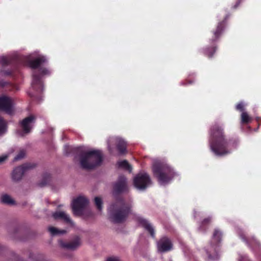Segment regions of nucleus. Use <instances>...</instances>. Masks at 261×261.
<instances>
[{
	"label": "nucleus",
	"mask_w": 261,
	"mask_h": 261,
	"mask_svg": "<svg viewBox=\"0 0 261 261\" xmlns=\"http://www.w3.org/2000/svg\"><path fill=\"white\" fill-rule=\"evenodd\" d=\"M47 61L46 58L42 55H39L35 59L31 60L29 62V65L32 69H37L43 63H46Z\"/></svg>",
	"instance_id": "obj_17"
},
{
	"label": "nucleus",
	"mask_w": 261,
	"mask_h": 261,
	"mask_svg": "<svg viewBox=\"0 0 261 261\" xmlns=\"http://www.w3.org/2000/svg\"><path fill=\"white\" fill-rule=\"evenodd\" d=\"M7 122L3 118L0 117V136L5 134L7 132Z\"/></svg>",
	"instance_id": "obj_22"
},
{
	"label": "nucleus",
	"mask_w": 261,
	"mask_h": 261,
	"mask_svg": "<svg viewBox=\"0 0 261 261\" xmlns=\"http://www.w3.org/2000/svg\"><path fill=\"white\" fill-rule=\"evenodd\" d=\"M251 118L249 116L246 112H243L241 114V122L242 123H247L250 121Z\"/></svg>",
	"instance_id": "obj_25"
},
{
	"label": "nucleus",
	"mask_w": 261,
	"mask_h": 261,
	"mask_svg": "<svg viewBox=\"0 0 261 261\" xmlns=\"http://www.w3.org/2000/svg\"><path fill=\"white\" fill-rule=\"evenodd\" d=\"M236 109L237 110L244 112V104L243 102H240L236 106Z\"/></svg>",
	"instance_id": "obj_32"
},
{
	"label": "nucleus",
	"mask_w": 261,
	"mask_h": 261,
	"mask_svg": "<svg viewBox=\"0 0 261 261\" xmlns=\"http://www.w3.org/2000/svg\"><path fill=\"white\" fill-rule=\"evenodd\" d=\"M253 240L254 241V243L255 245H256L258 247H260V244L259 242L255 238H253Z\"/></svg>",
	"instance_id": "obj_36"
},
{
	"label": "nucleus",
	"mask_w": 261,
	"mask_h": 261,
	"mask_svg": "<svg viewBox=\"0 0 261 261\" xmlns=\"http://www.w3.org/2000/svg\"><path fill=\"white\" fill-rule=\"evenodd\" d=\"M224 21L220 22L218 23L216 31L214 32V37L212 39V41H216L221 35L224 30Z\"/></svg>",
	"instance_id": "obj_19"
},
{
	"label": "nucleus",
	"mask_w": 261,
	"mask_h": 261,
	"mask_svg": "<svg viewBox=\"0 0 261 261\" xmlns=\"http://www.w3.org/2000/svg\"><path fill=\"white\" fill-rule=\"evenodd\" d=\"M210 48H207L205 50L204 53L206 56H207L210 58H211L212 57L213 54L215 52L216 49L215 48H211V50H212V51H210Z\"/></svg>",
	"instance_id": "obj_29"
},
{
	"label": "nucleus",
	"mask_w": 261,
	"mask_h": 261,
	"mask_svg": "<svg viewBox=\"0 0 261 261\" xmlns=\"http://www.w3.org/2000/svg\"><path fill=\"white\" fill-rule=\"evenodd\" d=\"M41 79V77L36 71H33L31 86L32 88L38 93L43 90V86Z\"/></svg>",
	"instance_id": "obj_14"
},
{
	"label": "nucleus",
	"mask_w": 261,
	"mask_h": 261,
	"mask_svg": "<svg viewBox=\"0 0 261 261\" xmlns=\"http://www.w3.org/2000/svg\"><path fill=\"white\" fill-rule=\"evenodd\" d=\"M14 101L10 97L6 96H0V111L11 115L14 112Z\"/></svg>",
	"instance_id": "obj_9"
},
{
	"label": "nucleus",
	"mask_w": 261,
	"mask_h": 261,
	"mask_svg": "<svg viewBox=\"0 0 261 261\" xmlns=\"http://www.w3.org/2000/svg\"><path fill=\"white\" fill-rule=\"evenodd\" d=\"M30 94V95L31 96H33V95H32V94Z\"/></svg>",
	"instance_id": "obj_41"
},
{
	"label": "nucleus",
	"mask_w": 261,
	"mask_h": 261,
	"mask_svg": "<svg viewBox=\"0 0 261 261\" xmlns=\"http://www.w3.org/2000/svg\"><path fill=\"white\" fill-rule=\"evenodd\" d=\"M94 202L97 210L101 212L102 208V201L101 199L99 197H96L94 198Z\"/></svg>",
	"instance_id": "obj_26"
},
{
	"label": "nucleus",
	"mask_w": 261,
	"mask_h": 261,
	"mask_svg": "<svg viewBox=\"0 0 261 261\" xmlns=\"http://www.w3.org/2000/svg\"><path fill=\"white\" fill-rule=\"evenodd\" d=\"M36 119V117L34 115H31L23 119L20 122V126L25 134H28L31 132L33 127Z\"/></svg>",
	"instance_id": "obj_13"
},
{
	"label": "nucleus",
	"mask_w": 261,
	"mask_h": 261,
	"mask_svg": "<svg viewBox=\"0 0 261 261\" xmlns=\"http://www.w3.org/2000/svg\"><path fill=\"white\" fill-rule=\"evenodd\" d=\"M48 231L52 236L64 234L66 232V231L65 230H60L54 227H49L48 228Z\"/></svg>",
	"instance_id": "obj_23"
},
{
	"label": "nucleus",
	"mask_w": 261,
	"mask_h": 261,
	"mask_svg": "<svg viewBox=\"0 0 261 261\" xmlns=\"http://www.w3.org/2000/svg\"><path fill=\"white\" fill-rule=\"evenodd\" d=\"M33 166L30 164H26L15 168L12 173V179L14 181H18L21 179L23 174L29 169L33 168Z\"/></svg>",
	"instance_id": "obj_11"
},
{
	"label": "nucleus",
	"mask_w": 261,
	"mask_h": 261,
	"mask_svg": "<svg viewBox=\"0 0 261 261\" xmlns=\"http://www.w3.org/2000/svg\"><path fill=\"white\" fill-rule=\"evenodd\" d=\"M69 146H68V145H66V146H65V148H69Z\"/></svg>",
	"instance_id": "obj_40"
},
{
	"label": "nucleus",
	"mask_w": 261,
	"mask_h": 261,
	"mask_svg": "<svg viewBox=\"0 0 261 261\" xmlns=\"http://www.w3.org/2000/svg\"><path fill=\"white\" fill-rule=\"evenodd\" d=\"M132 200L119 198L112 204L108 208L111 221L115 223H120L125 221L132 213Z\"/></svg>",
	"instance_id": "obj_2"
},
{
	"label": "nucleus",
	"mask_w": 261,
	"mask_h": 261,
	"mask_svg": "<svg viewBox=\"0 0 261 261\" xmlns=\"http://www.w3.org/2000/svg\"><path fill=\"white\" fill-rule=\"evenodd\" d=\"M152 172L161 185L168 184L177 173L166 162L158 159L153 161Z\"/></svg>",
	"instance_id": "obj_4"
},
{
	"label": "nucleus",
	"mask_w": 261,
	"mask_h": 261,
	"mask_svg": "<svg viewBox=\"0 0 261 261\" xmlns=\"http://www.w3.org/2000/svg\"><path fill=\"white\" fill-rule=\"evenodd\" d=\"M89 203L88 200L85 197L80 196L74 199L71 203L73 213L75 216L82 215L84 210Z\"/></svg>",
	"instance_id": "obj_7"
},
{
	"label": "nucleus",
	"mask_w": 261,
	"mask_h": 261,
	"mask_svg": "<svg viewBox=\"0 0 261 261\" xmlns=\"http://www.w3.org/2000/svg\"><path fill=\"white\" fill-rule=\"evenodd\" d=\"M59 243L62 247L69 250L76 249L81 244L80 239L78 237H76L73 241L68 243H65L63 241H60Z\"/></svg>",
	"instance_id": "obj_16"
},
{
	"label": "nucleus",
	"mask_w": 261,
	"mask_h": 261,
	"mask_svg": "<svg viewBox=\"0 0 261 261\" xmlns=\"http://www.w3.org/2000/svg\"><path fill=\"white\" fill-rule=\"evenodd\" d=\"M11 62L10 59L7 57H2L0 59V63L3 66L8 65Z\"/></svg>",
	"instance_id": "obj_27"
},
{
	"label": "nucleus",
	"mask_w": 261,
	"mask_h": 261,
	"mask_svg": "<svg viewBox=\"0 0 261 261\" xmlns=\"http://www.w3.org/2000/svg\"><path fill=\"white\" fill-rule=\"evenodd\" d=\"M136 220L139 224L148 231L152 238L155 237L154 229L148 221L140 216H137Z\"/></svg>",
	"instance_id": "obj_15"
},
{
	"label": "nucleus",
	"mask_w": 261,
	"mask_h": 261,
	"mask_svg": "<svg viewBox=\"0 0 261 261\" xmlns=\"http://www.w3.org/2000/svg\"><path fill=\"white\" fill-rule=\"evenodd\" d=\"M172 246L171 240L166 237H162L157 242L158 250L161 253L170 251L172 249Z\"/></svg>",
	"instance_id": "obj_12"
},
{
	"label": "nucleus",
	"mask_w": 261,
	"mask_h": 261,
	"mask_svg": "<svg viewBox=\"0 0 261 261\" xmlns=\"http://www.w3.org/2000/svg\"><path fill=\"white\" fill-rule=\"evenodd\" d=\"M222 235V232L219 230H215L210 248L206 251L210 260H215L219 258L217 248L221 242Z\"/></svg>",
	"instance_id": "obj_5"
},
{
	"label": "nucleus",
	"mask_w": 261,
	"mask_h": 261,
	"mask_svg": "<svg viewBox=\"0 0 261 261\" xmlns=\"http://www.w3.org/2000/svg\"><path fill=\"white\" fill-rule=\"evenodd\" d=\"M151 184L149 176L146 172L138 173L134 179V186L139 190H144Z\"/></svg>",
	"instance_id": "obj_6"
},
{
	"label": "nucleus",
	"mask_w": 261,
	"mask_h": 261,
	"mask_svg": "<svg viewBox=\"0 0 261 261\" xmlns=\"http://www.w3.org/2000/svg\"><path fill=\"white\" fill-rule=\"evenodd\" d=\"M240 2H241L240 0H238V2H237L236 4L234 6L233 8H236L239 6Z\"/></svg>",
	"instance_id": "obj_37"
},
{
	"label": "nucleus",
	"mask_w": 261,
	"mask_h": 261,
	"mask_svg": "<svg viewBox=\"0 0 261 261\" xmlns=\"http://www.w3.org/2000/svg\"><path fill=\"white\" fill-rule=\"evenodd\" d=\"M211 221V218L208 217L204 219L199 224L198 230L201 232H203L205 230L204 228V226L209 224Z\"/></svg>",
	"instance_id": "obj_24"
},
{
	"label": "nucleus",
	"mask_w": 261,
	"mask_h": 261,
	"mask_svg": "<svg viewBox=\"0 0 261 261\" xmlns=\"http://www.w3.org/2000/svg\"><path fill=\"white\" fill-rule=\"evenodd\" d=\"M47 182H48V180H45L44 181H42L41 182H40L39 184V186L41 187H43L45 185H46L47 184Z\"/></svg>",
	"instance_id": "obj_35"
},
{
	"label": "nucleus",
	"mask_w": 261,
	"mask_h": 261,
	"mask_svg": "<svg viewBox=\"0 0 261 261\" xmlns=\"http://www.w3.org/2000/svg\"><path fill=\"white\" fill-rule=\"evenodd\" d=\"M53 217L55 219H62L67 223L71 224L73 223L72 221L70 218L69 216L66 214L64 212H56L53 214Z\"/></svg>",
	"instance_id": "obj_18"
},
{
	"label": "nucleus",
	"mask_w": 261,
	"mask_h": 261,
	"mask_svg": "<svg viewBox=\"0 0 261 261\" xmlns=\"http://www.w3.org/2000/svg\"><path fill=\"white\" fill-rule=\"evenodd\" d=\"M107 261H120V259L117 257H109L107 259Z\"/></svg>",
	"instance_id": "obj_34"
},
{
	"label": "nucleus",
	"mask_w": 261,
	"mask_h": 261,
	"mask_svg": "<svg viewBox=\"0 0 261 261\" xmlns=\"http://www.w3.org/2000/svg\"><path fill=\"white\" fill-rule=\"evenodd\" d=\"M8 158V156L6 155H2L0 156V164L3 163Z\"/></svg>",
	"instance_id": "obj_33"
},
{
	"label": "nucleus",
	"mask_w": 261,
	"mask_h": 261,
	"mask_svg": "<svg viewBox=\"0 0 261 261\" xmlns=\"http://www.w3.org/2000/svg\"><path fill=\"white\" fill-rule=\"evenodd\" d=\"M114 143H116L117 148L120 154H124L126 152V142L120 137H110L108 140V148L110 153H112L111 145Z\"/></svg>",
	"instance_id": "obj_8"
},
{
	"label": "nucleus",
	"mask_w": 261,
	"mask_h": 261,
	"mask_svg": "<svg viewBox=\"0 0 261 261\" xmlns=\"http://www.w3.org/2000/svg\"><path fill=\"white\" fill-rule=\"evenodd\" d=\"M25 154V151L24 150H21L17 155L14 158V161H18L23 159Z\"/></svg>",
	"instance_id": "obj_28"
},
{
	"label": "nucleus",
	"mask_w": 261,
	"mask_h": 261,
	"mask_svg": "<svg viewBox=\"0 0 261 261\" xmlns=\"http://www.w3.org/2000/svg\"><path fill=\"white\" fill-rule=\"evenodd\" d=\"M75 150L80 153V163L83 169H92L100 165L102 162V154L99 150H86L83 147H76Z\"/></svg>",
	"instance_id": "obj_3"
},
{
	"label": "nucleus",
	"mask_w": 261,
	"mask_h": 261,
	"mask_svg": "<svg viewBox=\"0 0 261 261\" xmlns=\"http://www.w3.org/2000/svg\"><path fill=\"white\" fill-rule=\"evenodd\" d=\"M42 75H49L50 71L46 68L40 67L39 70Z\"/></svg>",
	"instance_id": "obj_30"
},
{
	"label": "nucleus",
	"mask_w": 261,
	"mask_h": 261,
	"mask_svg": "<svg viewBox=\"0 0 261 261\" xmlns=\"http://www.w3.org/2000/svg\"><path fill=\"white\" fill-rule=\"evenodd\" d=\"M237 233H238L240 238L242 239V240H243L247 244H249L248 240L246 239L244 237L242 231L241 229H238L237 230Z\"/></svg>",
	"instance_id": "obj_31"
},
{
	"label": "nucleus",
	"mask_w": 261,
	"mask_h": 261,
	"mask_svg": "<svg viewBox=\"0 0 261 261\" xmlns=\"http://www.w3.org/2000/svg\"><path fill=\"white\" fill-rule=\"evenodd\" d=\"M117 165L119 167L123 168L126 170H128L129 172H131L132 167L130 165L128 164L127 161L123 160L122 161L118 162L117 163Z\"/></svg>",
	"instance_id": "obj_21"
},
{
	"label": "nucleus",
	"mask_w": 261,
	"mask_h": 261,
	"mask_svg": "<svg viewBox=\"0 0 261 261\" xmlns=\"http://www.w3.org/2000/svg\"><path fill=\"white\" fill-rule=\"evenodd\" d=\"M127 191L128 186L126 178L123 175H120L117 181L114 184L113 193L114 195H116Z\"/></svg>",
	"instance_id": "obj_10"
},
{
	"label": "nucleus",
	"mask_w": 261,
	"mask_h": 261,
	"mask_svg": "<svg viewBox=\"0 0 261 261\" xmlns=\"http://www.w3.org/2000/svg\"><path fill=\"white\" fill-rule=\"evenodd\" d=\"M238 261H244V260H243V257H241L240 258H239Z\"/></svg>",
	"instance_id": "obj_38"
},
{
	"label": "nucleus",
	"mask_w": 261,
	"mask_h": 261,
	"mask_svg": "<svg viewBox=\"0 0 261 261\" xmlns=\"http://www.w3.org/2000/svg\"><path fill=\"white\" fill-rule=\"evenodd\" d=\"M194 217L195 218L196 217V212H194Z\"/></svg>",
	"instance_id": "obj_39"
},
{
	"label": "nucleus",
	"mask_w": 261,
	"mask_h": 261,
	"mask_svg": "<svg viewBox=\"0 0 261 261\" xmlns=\"http://www.w3.org/2000/svg\"><path fill=\"white\" fill-rule=\"evenodd\" d=\"M209 144L211 150L217 156L229 154L236 146L227 141L224 128L218 124L212 126L210 131Z\"/></svg>",
	"instance_id": "obj_1"
},
{
	"label": "nucleus",
	"mask_w": 261,
	"mask_h": 261,
	"mask_svg": "<svg viewBox=\"0 0 261 261\" xmlns=\"http://www.w3.org/2000/svg\"><path fill=\"white\" fill-rule=\"evenodd\" d=\"M1 202L8 205H14L15 201L8 195L5 194L1 197Z\"/></svg>",
	"instance_id": "obj_20"
}]
</instances>
